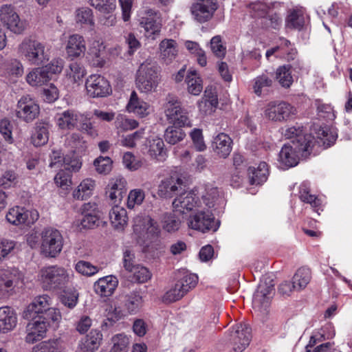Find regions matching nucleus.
Masks as SVG:
<instances>
[{"instance_id": "nucleus-13", "label": "nucleus", "mask_w": 352, "mask_h": 352, "mask_svg": "<svg viewBox=\"0 0 352 352\" xmlns=\"http://www.w3.org/2000/svg\"><path fill=\"white\" fill-rule=\"evenodd\" d=\"M38 212L36 210H28L24 207L15 206L9 210L6 219L13 225H30L38 219Z\"/></svg>"}, {"instance_id": "nucleus-43", "label": "nucleus", "mask_w": 352, "mask_h": 352, "mask_svg": "<svg viewBox=\"0 0 352 352\" xmlns=\"http://www.w3.org/2000/svg\"><path fill=\"white\" fill-rule=\"evenodd\" d=\"M270 8V6L261 1H254L248 5V12L252 16L255 18L265 17Z\"/></svg>"}, {"instance_id": "nucleus-47", "label": "nucleus", "mask_w": 352, "mask_h": 352, "mask_svg": "<svg viewBox=\"0 0 352 352\" xmlns=\"http://www.w3.org/2000/svg\"><path fill=\"white\" fill-rule=\"evenodd\" d=\"M41 320L47 322V326L56 328L61 320V314L58 309L50 307L44 314L38 316Z\"/></svg>"}, {"instance_id": "nucleus-55", "label": "nucleus", "mask_w": 352, "mask_h": 352, "mask_svg": "<svg viewBox=\"0 0 352 352\" xmlns=\"http://www.w3.org/2000/svg\"><path fill=\"white\" fill-rule=\"evenodd\" d=\"M109 87L108 81L98 74L91 75L85 82V88H107Z\"/></svg>"}, {"instance_id": "nucleus-24", "label": "nucleus", "mask_w": 352, "mask_h": 352, "mask_svg": "<svg viewBox=\"0 0 352 352\" xmlns=\"http://www.w3.org/2000/svg\"><path fill=\"white\" fill-rule=\"evenodd\" d=\"M67 56L72 59L80 57L86 51V43L82 36L74 34L68 37L65 46Z\"/></svg>"}, {"instance_id": "nucleus-46", "label": "nucleus", "mask_w": 352, "mask_h": 352, "mask_svg": "<svg viewBox=\"0 0 352 352\" xmlns=\"http://www.w3.org/2000/svg\"><path fill=\"white\" fill-rule=\"evenodd\" d=\"M287 27L291 29L300 30L305 24V17L301 11L292 10L286 19Z\"/></svg>"}, {"instance_id": "nucleus-62", "label": "nucleus", "mask_w": 352, "mask_h": 352, "mask_svg": "<svg viewBox=\"0 0 352 352\" xmlns=\"http://www.w3.org/2000/svg\"><path fill=\"white\" fill-rule=\"evenodd\" d=\"M108 190L112 191H117L122 193L126 192V179L121 177L118 176L114 178H112L108 184Z\"/></svg>"}, {"instance_id": "nucleus-30", "label": "nucleus", "mask_w": 352, "mask_h": 352, "mask_svg": "<svg viewBox=\"0 0 352 352\" xmlns=\"http://www.w3.org/2000/svg\"><path fill=\"white\" fill-rule=\"evenodd\" d=\"M268 175L267 164L264 162H261L256 168L250 166L248 168V177L252 185L263 184L266 182Z\"/></svg>"}, {"instance_id": "nucleus-7", "label": "nucleus", "mask_w": 352, "mask_h": 352, "mask_svg": "<svg viewBox=\"0 0 352 352\" xmlns=\"http://www.w3.org/2000/svg\"><path fill=\"white\" fill-rule=\"evenodd\" d=\"M0 25L17 34L23 33L25 30V23L21 19L16 7L11 3L0 6Z\"/></svg>"}, {"instance_id": "nucleus-57", "label": "nucleus", "mask_w": 352, "mask_h": 352, "mask_svg": "<svg viewBox=\"0 0 352 352\" xmlns=\"http://www.w3.org/2000/svg\"><path fill=\"white\" fill-rule=\"evenodd\" d=\"M144 192L141 189H134L130 191L128 195L127 207L133 208L135 205H140L144 199Z\"/></svg>"}, {"instance_id": "nucleus-63", "label": "nucleus", "mask_w": 352, "mask_h": 352, "mask_svg": "<svg viewBox=\"0 0 352 352\" xmlns=\"http://www.w3.org/2000/svg\"><path fill=\"white\" fill-rule=\"evenodd\" d=\"M64 67V60L60 58H56L51 60L50 63L46 65L45 67H43L45 69L47 74L49 73L52 74H60L63 71Z\"/></svg>"}, {"instance_id": "nucleus-15", "label": "nucleus", "mask_w": 352, "mask_h": 352, "mask_svg": "<svg viewBox=\"0 0 352 352\" xmlns=\"http://www.w3.org/2000/svg\"><path fill=\"white\" fill-rule=\"evenodd\" d=\"M164 109L166 122L170 124L165 131L164 139L168 144L174 145L176 144V100H168Z\"/></svg>"}, {"instance_id": "nucleus-34", "label": "nucleus", "mask_w": 352, "mask_h": 352, "mask_svg": "<svg viewBox=\"0 0 352 352\" xmlns=\"http://www.w3.org/2000/svg\"><path fill=\"white\" fill-rule=\"evenodd\" d=\"M126 108L129 112L134 113L140 117H144L148 114L149 105L140 100L135 91H132L131 94Z\"/></svg>"}, {"instance_id": "nucleus-8", "label": "nucleus", "mask_w": 352, "mask_h": 352, "mask_svg": "<svg viewBox=\"0 0 352 352\" xmlns=\"http://www.w3.org/2000/svg\"><path fill=\"white\" fill-rule=\"evenodd\" d=\"M133 221L134 232L144 242H153L158 238L160 229L149 216H137Z\"/></svg>"}, {"instance_id": "nucleus-45", "label": "nucleus", "mask_w": 352, "mask_h": 352, "mask_svg": "<svg viewBox=\"0 0 352 352\" xmlns=\"http://www.w3.org/2000/svg\"><path fill=\"white\" fill-rule=\"evenodd\" d=\"M19 176L16 170H5L0 177V186L5 189L16 186L19 183Z\"/></svg>"}, {"instance_id": "nucleus-11", "label": "nucleus", "mask_w": 352, "mask_h": 352, "mask_svg": "<svg viewBox=\"0 0 352 352\" xmlns=\"http://www.w3.org/2000/svg\"><path fill=\"white\" fill-rule=\"evenodd\" d=\"M229 341L235 352H242L251 340V328L248 324L239 323L232 327Z\"/></svg>"}, {"instance_id": "nucleus-6", "label": "nucleus", "mask_w": 352, "mask_h": 352, "mask_svg": "<svg viewBox=\"0 0 352 352\" xmlns=\"http://www.w3.org/2000/svg\"><path fill=\"white\" fill-rule=\"evenodd\" d=\"M63 238L56 229L45 228L41 234V252L47 257H56L63 249Z\"/></svg>"}, {"instance_id": "nucleus-58", "label": "nucleus", "mask_w": 352, "mask_h": 352, "mask_svg": "<svg viewBox=\"0 0 352 352\" xmlns=\"http://www.w3.org/2000/svg\"><path fill=\"white\" fill-rule=\"evenodd\" d=\"M69 72L68 75L74 82H76V86H79L80 84L78 81L81 80L82 78L85 76L84 68L77 62H73L69 64Z\"/></svg>"}, {"instance_id": "nucleus-26", "label": "nucleus", "mask_w": 352, "mask_h": 352, "mask_svg": "<svg viewBox=\"0 0 352 352\" xmlns=\"http://www.w3.org/2000/svg\"><path fill=\"white\" fill-rule=\"evenodd\" d=\"M118 280L114 276H107L99 278L94 285L96 294L101 296H110L118 287Z\"/></svg>"}, {"instance_id": "nucleus-59", "label": "nucleus", "mask_w": 352, "mask_h": 352, "mask_svg": "<svg viewBox=\"0 0 352 352\" xmlns=\"http://www.w3.org/2000/svg\"><path fill=\"white\" fill-rule=\"evenodd\" d=\"M144 129H141L132 134L123 136L121 140V144L124 146L133 148L136 145V141L142 138Z\"/></svg>"}, {"instance_id": "nucleus-28", "label": "nucleus", "mask_w": 352, "mask_h": 352, "mask_svg": "<svg viewBox=\"0 0 352 352\" xmlns=\"http://www.w3.org/2000/svg\"><path fill=\"white\" fill-rule=\"evenodd\" d=\"M122 304L124 309L130 315L139 312L143 306V298L140 291L134 290L123 296Z\"/></svg>"}, {"instance_id": "nucleus-16", "label": "nucleus", "mask_w": 352, "mask_h": 352, "mask_svg": "<svg viewBox=\"0 0 352 352\" xmlns=\"http://www.w3.org/2000/svg\"><path fill=\"white\" fill-rule=\"evenodd\" d=\"M217 8L216 0H199L193 6L192 13L197 21L204 23L212 17Z\"/></svg>"}, {"instance_id": "nucleus-48", "label": "nucleus", "mask_w": 352, "mask_h": 352, "mask_svg": "<svg viewBox=\"0 0 352 352\" xmlns=\"http://www.w3.org/2000/svg\"><path fill=\"white\" fill-rule=\"evenodd\" d=\"M32 352H59V341L58 339L43 341L35 345Z\"/></svg>"}, {"instance_id": "nucleus-41", "label": "nucleus", "mask_w": 352, "mask_h": 352, "mask_svg": "<svg viewBox=\"0 0 352 352\" xmlns=\"http://www.w3.org/2000/svg\"><path fill=\"white\" fill-rule=\"evenodd\" d=\"M311 278V271L307 267L299 268L292 278L293 287L294 289L300 291L307 287Z\"/></svg>"}, {"instance_id": "nucleus-40", "label": "nucleus", "mask_w": 352, "mask_h": 352, "mask_svg": "<svg viewBox=\"0 0 352 352\" xmlns=\"http://www.w3.org/2000/svg\"><path fill=\"white\" fill-rule=\"evenodd\" d=\"M75 21L80 26H87L93 29L95 25L92 10L87 7L77 9L75 12Z\"/></svg>"}, {"instance_id": "nucleus-22", "label": "nucleus", "mask_w": 352, "mask_h": 352, "mask_svg": "<svg viewBox=\"0 0 352 352\" xmlns=\"http://www.w3.org/2000/svg\"><path fill=\"white\" fill-rule=\"evenodd\" d=\"M300 155L307 157L309 155H304L302 152L296 148L294 144H285L279 153L278 160L283 166L290 168L298 164Z\"/></svg>"}, {"instance_id": "nucleus-56", "label": "nucleus", "mask_w": 352, "mask_h": 352, "mask_svg": "<svg viewBox=\"0 0 352 352\" xmlns=\"http://www.w3.org/2000/svg\"><path fill=\"white\" fill-rule=\"evenodd\" d=\"M92 6L99 10L109 13L114 10L116 7V0H88Z\"/></svg>"}, {"instance_id": "nucleus-53", "label": "nucleus", "mask_w": 352, "mask_h": 352, "mask_svg": "<svg viewBox=\"0 0 352 352\" xmlns=\"http://www.w3.org/2000/svg\"><path fill=\"white\" fill-rule=\"evenodd\" d=\"M210 49L214 56L217 58H223L225 57L226 54V47L222 43L221 36H214L211 38Z\"/></svg>"}, {"instance_id": "nucleus-36", "label": "nucleus", "mask_w": 352, "mask_h": 352, "mask_svg": "<svg viewBox=\"0 0 352 352\" xmlns=\"http://www.w3.org/2000/svg\"><path fill=\"white\" fill-rule=\"evenodd\" d=\"M50 78L43 68L32 69L26 76L28 83L32 87H39L45 85Z\"/></svg>"}, {"instance_id": "nucleus-51", "label": "nucleus", "mask_w": 352, "mask_h": 352, "mask_svg": "<svg viewBox=\"0 0 352 352\" xmlns=\"http://www.w3.org/2000/svg\"><path fill=\"white\" fill-rule=\"evenodd\" d=\"M112 163L110 157L100 156L94 160V165L98 173L106 175L111 170Z\"/></svg>"}, {"instance_id": "nucleus-9", "label": "nucleus", "mask_w": 352, "mask_h": 352, "mask_svg": "<svg viewBox=\"0 0 352 352\" xmlns=\"http://www.w3.org/2000/svg\"><path fill=\"white\" fill-rule=\"evenodd\" d=\"M157 65L148 60L141 64L137 72L136 85L139 88H153L158 85Z\"/></svg>"}, {"instance_id": "nucleus-60", "label": "nucleus", "mask_w": 352, "mask_h": 352, "mask_svg": "<svg viewBox=\"0 0 352 352\" xmlns=\"http://www.w3.org/2000/svg\"><path fill=\"white\" fill-rule=\"evenodd\" d=\"M82 163L80 160L74 156V154L66 155L63 168L65 170L77 172L81 168Z\"/></svg>"}, {"instance_id": "nucleus-17", "label": "nucleus", "mask_w": 352, "mask_h": 352, "mask_svg": "<svg viewBox=\"0 0 352 352\" xmlns=\"http://www.w3.org/2000/svg\"><path fill=\"white\" fill-rule=\"evenodd\" d=\"M21 279V274L15 268L0 270V296L12 292Z\"/></svg>"}, {"instance_id": "nucleus-38", "label": "nucleus", "mask_w": 352, "mask_h": 352, "mask_svg": "<svg viewBox=\"0 0 352 352\" xmlns=\"http://www.w3.org/2000/svg\"><path fill=\"white\" fill-rule=\"evenodd\" d=\"M95 185V181L91 178L82 180L78 188L74 191V198L84 200L90 197L93 194Z\"/></svg>"}, {"instance_id": "nucleus-31", "label": "nucleus", "mask_w": 352, "mask_h": 352, "mask_svg": "<svg viewBox=\"0 0 352 352\" xmlns=\"http://www.w3.org/2000/svg\"><path fill=\"white\" fill-rule=\"evenodd\" d=\"M109 219L113 227L118 230H122L127 223V212L122 206H113L109 211Z\"/></svg>"}, {"instance_id": "nucleus-37", "label": "nucleus", "mask_w": 352, "mask_h": 352, "mask_svg": "<svg viewBox=\"0 0 352 352\" xmlns=\"http://www.w3.org/2000/svg\"><path fill=\"white\" fill-rule=\"evenodd\" d=\"M160 56L166 64L172 63L176 56L175 42L173 39H164L160 44Z\"/></svg>"}, {"instance_id": "nucleus-14", "label": "nucleus", "mask_w": 352, "mask_h": 352, "mask_svg": "<svg viewBox=\"0 0 352 352\" xmlns=\"http://www.w3.org/2000/svg\"><path fill=\"white\" fill-rule=\"evenodd\" d=\"M30 322L26 326L25 341L28 343L33 344L34 342L43 339L47 330V322L41 320L38 317L28 319Z\"/></svg>"}, {"instance_id": "nucleus-10", "label": "nucleus", "mask_w": 352, "mask_h": 352, "mask_svg": "<svg viewBox=\"0 0 352 352\" xmlns=\"http://www.w3.org/2000/svg\"><path fill=\"white\" fill-rule=\"evenodd\" d=\"M296 109L285 102H271L265 110V116L272 121L283 122L294 119Z\"/></svg>"}, {"instance_id": "nucleus-19", "label": "nucleus", "mask_w": 352, "mask_h": 352, "mask_svg": "<svg viewBox=\"0 0 352 352\" xmlns=\"http://www.w3.org/2000/svg\"><path fill=\"white\" fill-rule=\"evenodd\" d=\"M179 187L177 186V192ZM198 197L192 192H182L177 195V220H179L181 216L184 221L189 214L188 212L192 211L197 206Z\"/></svg>"}, {"instance_id": "nucleus-50", "label": "nucleus", "mask_w": 352, "mask_h": 352, "mask_svg": "<svg viewBox=\"0 0 352 352\" xmlns=\"http://www.w3.org/2000/svg\"><path fill=\"white\" fill-rule=\"evenodd\" d=\"M97 45L98 48L96 46H94L89 50V56L90 57V62L91 65L96 67H102L105 63V60L102 56V50L101 48H104L102 47V44H99L97 43Z\"/></svg>"}, {"instance_id": "nucleus-18", "label": "nucleus", "mask_w": 352, "mask_h": 352, "mask_svg": "<svg viewBox=\"0 0 352 352\" xmlns=\"http://www.w3.org/2000/svg\"><path fill=\"white\" fill-rule=\"evenodd\" d=\"M198 283V276L186 270L177 271V300L183 298Z\"/></svg>"}, {"instance_id": "nucleus-32", "label": "nucleus", "mask_w": 352, "mask_h": 352, "mask_svg": "<svg viewBox=\"0 0 352 352\" xmlns=\"http://www.w3.org/2000/svg\"><path fill=\"white\" fill-rule=\"evenodd\" d=\"M96 206L91 203L85 204L82 208L81 225L85 228H93L99 221Z\"/></svg>"}, {"instance_id": "nucleus-3", "label": "nucleus", "mask_w": 352, "mask_h": 352, "mask_svg": "<svg viewBox=\"0 0 352 352\" xmlns=\"http://www.w3.org/2000/svg\"><path fill=\"white\" fill-rule=\"evenodd\" d=\"M19 54L33 65H42L49 60L50 49L37 40L25 38L18 47Z\"/></svg>"}, {"instance_id": "nucleus-29", "label": "nucleus", "mask_w": 352, "mask_h": 352, "mask_svg": "<svg viewBox=\"0 0 352 352\" xmlns=\"http://www.w3.org/2000/svg\"><path fill=\"white\" fill-rule=\"evenodd\" d=\"M57 126L61 129H74L78 124V113L74 110H67L55 117Z\"/></svg>"}, {"instance_id": "nucleus-4", "label": "nucleus", "mask_w": 352, "mask_h": 352, "mask_svg": "<svg viewBox=\"0 0 352 352\" xmlns=\"http://www.w3.org/2000/svg\"><path fill=\"white\" fill-rule=\"evenodd\" d=\"M274 283L270 276H265L261 279L257 289L253 296V308L265 314L274 294Z\"/></svg>"}, {"instance_id": "nucleus-33", "label": "nucleus", "mask_w": 352, "mask_h": 352, "mask_svg": "<svg viewBox=\"0 0 352 352\" xmlns=\"http://www.w3.org/2000/svg\"><path fill=\"white\" fill-rule=\"evenodd\" d=\"M176 192V175L175 173L166 177L161 180L157 194L162 198H170Z\"/></svg>"}, {"instance_id": "nucleus-12", "label": "nucleus", "mask_w": 352, "mask_h": 352, "mask_svg": "<svg viewBox=\"0 0 352 352\" xmlns=\"http://www.w3.org/2000/svg\"><path fill=\"white\" fill-rule=\"evenodd\" d=\"M40 114V107L29 96H22L18 101L16 116L21 120L27 123L32 122Z\"/></svg>"}, {"instance_id": "nucleus-2", "label": "nucleus", "mask_w": 352, "mask_h": 352, "mask_svg": "<svg viewBox=\"0 0 352 352\" xmlns=\"http://www.w3.org/2000/svg\"><path fill=\"white\" fill-rule=\"evenodd\" d=\"M41 280L46 290L65 292L69 287L72 275L64 267L51 265L41 270Z\"/></svg>"}, {"instance_id": "nucleus-44", "label": "nucleus", "mask_w": 352, "mask_h": 352, "mask_svg": "<svg viewBox=\"0 0 352 352\" xmlns=\"http://www.w3.org/2000/svg\"><path fill=\"white\" fill-rule=\"evenodd\" d=\"M289 65H283L277 68L276 71V79L283 87H289L293 82V77Z\"/></svg>"}, {"instance_id": "nucleus-39", "label": "nucleus", "mask_w": 352, "mask_h": 352, "mask_svg": "<svg viewBox=\"0 0 352 352\" xmlns=\"http://www.w3.org/2000/svg\"><path fill=\"white\" fill-rule=\"evenodd\" d=\"M49 138V127L47 123H37L32 135V142L35 146L45 144Z\"/></svg>"}, {"instance_id": "nucleus-1", "label": "nucleus", "mask_w": 352, "mask_h": 352, "mask_svg": "<svg viewBox=\"0 0 352 352\" xmlns=\"http://www.w3.org/2000/svg\"><path fill=\"white\" fill-rule=\"evenodd\" d=\"M313 131L316 137L309 133H305L301 124H296L294 126L282 129V134L287 139L294 138L292 142L296 148L303 155H310L316 144L323 146L326 148L334 144L337 139V133L334 130L327 126L315 125Z\"/></svg>"}, {"instance_id": "nucleus-25", "label": "nucleus", "mask_w": 352, "mask_h": 352, "mask_svg": "<svg viewBox=\"0 0 352 352\" xmlns=\"http://www.w3.org/2000/svg\"><path fill=\"white\" fill-rule=\"evenodd\" d=\"M17 324V315L10 307H0V333H7L12 331Z\"/></svg>"}, {"instance_id": "nucleus-23", "label": "nucleus", "mask_w": 352, "mask_h": 352, "mask_svg": "<svg viewBox=\"0 0 352 352\" xmlns=\"http://www.w3.org/2000/svg\"><path fill=\"white\" fill-rule=\"evenodd\" d=\"M50 298L47 295L36 297L31 302L23 312V318L30 319L32 316L38 317V315L44 314L50 307Z\"/></svg>"}, {"instance_id": "nucleus-49", "label": "nucleus", "mask_w": 352, "mask_h": 352, "mask_svg": "<svg viewBox=\"0 0 352 352\" xmlns=\"http://www.w3.org/2000/svg\"><path fill=\"white\" fill-rule=\"evenodd\" d=\"M75 270L77 272L85 276H94L99 271V268L97 266L85 261H78L75 265Z\"/></svg>"}, {"instance_id": "nucleus-52", "label": "nucleus", "mask_w": 352, "mask_h": 352, "mask_svg": "<svg viewBox=\"0 0 352 352\" xmlns=\"http://www.w3.org/2000/svg\"><path fill=\"white\" fill-rule=\"evenodd\" d=\"M115 124L116 127L121 131L132 130L138 126V122L135 120L128 118L122 114H119L116 117Z\"/></svg>"}, {"instance_id": "nucleus-5", "label": "nucleus", "mask_w": 352, "mask_h": 352, "mask_svg": "<svg viewBox=\"0 0 352 352\" xmlns=\"http://www.w3.org/2000/svg\"><path fill=\"white\" fill-rule=\"evenodd\" d=\"M188 228L205 233L208 231L215 232L219 228V223L215 221L213 214L207 210L190 213L184 219Z\"/></svg>"}, {"instance_id": "nucleus-54", "label": "nucleus", "mask_w": 352, "mask_h": 352, "mask_svg": "<svg viewBox=\"0 0 352 352\" xmlns=\"http://www.w3.org/2000/svg\"><path fill=\"white\" fill-rule=\"evenodd\" d=\"M133 274V278L138 283H145L151 277V274L148 268L142 265L138 264L133 270L130 271Z\"/></svg>"}, {"instance_id": "nucleus-64", "label": "nucleus", "mask_w": 352, "mask_h": 352, "mask_svg": "<svg viewBox=\"0 0 352 352\" xmlns=\"http://www.w3.org/2000/svg\"><path fill=\"white\" fill-rule=\"evenodd\" d=\"M6 71L10 76L19 77L23 74V67L19 60L13 59L8 63Z\"/></svg>"}, {"instance_id": "nucleus-61", "label": "nucleus", "mask_w": 352, "mask_h": 352, "mask_svg": "<svg viewBox=\"0 0 352 352\" xmlns=\"http://www.w3.org/2000/svg\"><path fill=\"white\" fill-rule=\"evenodd\" d=\"M193 144L198 151L206 150V145L204 140L202 130L199 129H194L190 133Z\"/></svg>"}, {"instance_id": "nucleus-21", "label": "nucleus", "mask_w": 352, "mask_h": 352, "mask_svg": "<svg viewBox=\"0 0 352 352\" xmlns=\"http://www.w3.org/2000/svg\"><path fill=\"white\" fill-rule=\"evenodd\" d=\"M211 146L217 155L226 159L232 151V140L226 133H219L213 137Z\"/></svg>"}, {"instance_id": "nucleus-35", "label": "nucleus", "mask_w": 352, "mask_h": 352, "mask_svg": "<svg viewBox=\"0 0 352 352\" xmlns=\"http://www.w3.org/2000/svg\"><path fill=\"white\" fill-rule=\"evenodd\" d=\"M148 153L151 158L158 162H164L167 157V151L164 143L160 138L153 139L150 142Z\"/></svg>"}, {"instance_id": "nucleus-20", "label": "nucleus", "mask_w": 352, "mask_h": 352, "mask_svg": "<svg viewBox=\"0 0 352 352\" xmlns=\"http://www.w3.org/2000/svg\"><path fill=\"white\" fill-rule=\"evenodd\" d=\"M102 338L100 331L92 329L79 341L77 352H96L101 345Z\"/></svg>"}, {"instance_id": "nucleus-27", "label": "nucleus", "mask_w": 352, "mask_h": 352, "mask_svg": "<svg viewBox=\"0 0 352 352\" xmlns=\"http://www.w3.org/2000/svg\"><path fill=\"white\" fill-rule=\"evenodd\" d=\"M140 25L144 29L146 36L150 37L158 34L161 30L158 14L151 10H148L146 16L142 17Z\"/></svg>"}, {"instance_id": "nucleus-42", "label": "nucleus", "mask_w": 352, "mask_h": 352, "mask_svg": "<svg viewBox=\"0 0 352 352\" xmlns=\"http://www.w3.org/2000/svg\"><path fill=\"white\" fill-rule=\"evenodd\" d=\"M299 198L302 201L309 204L318 212L316 208L320 206V200L316 195L309 193V186L306 182L302 183L299 187Z\"/></svg>"}]
</instances>
